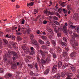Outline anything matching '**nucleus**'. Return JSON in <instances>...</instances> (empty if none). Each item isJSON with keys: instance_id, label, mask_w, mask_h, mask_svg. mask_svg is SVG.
<instances>
[{"instance_id": "1", "label": "nucleus", "mask_w": 79, "mask_h": 79, "mask_svg": "<svg viewBox=\"0 0 79 79\" xmlns=\"http://www.w3.org/2000/svg\"><path fill=\"white\" fill-rule=\"evenodd\" d=\"M11 54L13 55L14 57L16 58H18V56L17 53H16L15 52H10V53H8V54H6V55L7 56L10 57V56H11Z\"/></svg>"}, {"instance_id": "2", "label": "nucleus", "mask_w": 79, "mask_h": 79, "mask_svg": "<svg viewBox=\"0 0 79 79\" xmlns=\"http://www.w3.org/2000/svg\"><path fill=\"white\" fill-rule=\"evenodd\" d=\"M26 46V45L23 46L22 47V48L24 50V53L27 54V53H29V48H27Z\"/></svg>"}, {"instance_id": "3", "label": "nucleus", "mask_w": 79, "mask_h": 79, "mask_svg": "<svg viewBox=\"0 0 79 79\" xmlns=\"http://www.w3.org/2000/svg\"><path fill=\"white\" fill-rule=\"evenodd\" d=\"M48 31L49 32H50V33H48V36L49 38L51 39V38H52V34L53 33V31L50 28L48 30Z\"/></svg>"}, {"instance_id": "4", "label": "nucleus", "mask_w": 79, "mask_h": 79, "mask_svg": "<svg viewBox=\"0 0 79 79\" xmlns=\"http://www.w3.org/2000/svg\"><path fill=\"white\" fill-rule=\"evenodd\" d=\"M48 57H47L46 59V62H50V61H51V60L50 59V57L51 56V55L50 54L48 55Z\"/></svg>"}, {"instance_id": "5", "label": "nucleus", "mask_w": 79, "mask_h": 79, "mask_svg": "<svg viewBox=\"0 0 79 79\" xmlns=\"http://www.w3.org/2000/svg\"><path fill=\"white\" fill-rule=\"evenodd\" d=\"M40 53L41 54L42 57H44L45 56V54L44 52H43V51L42 50H40Z\"/></svg>"}, {"instance_id": "6", "label": "nucleus", "mask_w": 79, "mask_h": 79, "mask_svg": "<svg viewBox=\"0 0 79 79\" xmlns=\"http://www.w3.org/2000/svg\"><path fill=\"white\" fill-rule=\"evenodd\" d=\"M11 68L12 69H15L17 68V66H16V63L12 64V65L11 66Z\"/></svg>"}, {"instance_id": "7", "label": "nucleus", "mask_w": 79, "mask_h": 79, "mask_svg": "<svg viewBox=\"0 0 79 79\" xmlns=\"http://www.w3.org/2000/svg\"><path fill=\"white\" fill-rule=\"evenodd\" d=\"M70 23V24H72V25H70L69 24V27H70V28H75V27H76V26H73V23L71 22Z\"/></svg>"}, {"instance_id": "8", "label": "nucleus", "mask_w": 79, "mask_h": 79, "mask_svg": "<svg viewBox=\"0 0 79 79\" xmlns=\"http://www.w3.org/2000/svg\"><path fill=\"white\" fill-rule=\"evenodd\" d=\"M62 66V62L60 61L58 63V68H60Z\"/></svg>"}, {"instance_id": "9", "label": "nucleus", "mask_w": 79, "mask_h": 79, "mask_svg": "<svg viewBox=\"0 0 79 79\" xmlns=\"http://www.w3.org/2000/svg\"><path fill=\"white\" fill-rule=\"evenodd\" d=\"M66 75H67V77H69V78L71 77H73V74L70 73H66Z\"/></svg>"}, {"instance_id": "10", "label": "nucleus", "mask_w": 79, "mask_h": 79, "mask_svg": "<svg viewBox=\"0 0 79 79\" xmlns=\"http://www.w3.org/2000/svg\"><path fill=\"white\" fill-rule=\"evenodd\" d=\"M34 3L33 2H31V3H27V6L29 7L30 6H33Z\"/></svg>"}, {"instance_id": "11", "label": "nucleus", "mask_w": 79, "mask_h": 79, "mask_svg": "<svg viewBox=\"0 0 79 79\" xmlns=\"http://www.w3.org/2000/svg\"><path fill=\"white\" fill-rule=\"evenodd\" d=\"M64 61H69V56H65L64 57Z\"/></svg>"}, {"instance_id": "12", "label": "nucleus", "mask_w": 79, "mask_h": 79, "mask_svg": "<svg viewBox=\"0 0 79 79\" xmlns=\"http://www.w3.org/2000/svg\"><path fill=\"white\" fill-rule=\"evenodd\" d=\"M74 19V20H77V19L78 18V17H77V15L75 14L73 15Z\"/></svg>"}, {"instance_id": "13", "label": "nucleus", "mask_w": 79, "mask_h": 79, "mask_svg": "<svg viewBox=\"0 0 79 79\" xmlns=\"http://www.w3.org/2000/svg\"><path fill=\"white\" fill-rule=\"evenodd\" d=\"M62 55L64 57H65V56H68V53L66 52H63L62 53Z\"/></svg>"}, {"instance_id": "14", "label": "nucleus", "mask_w": 79, "mask_h": 79, "mask_svg": "<svg viewBox=\"0 0 79 79\" xmlns=\"http://www.w3.org/2000/svg\"><path fill=\"white\" fill-rule=\"evenodd\" d=\"M41 62L42 64H45V63H47L46 62V61L43 59H41Z\"/></svg>"}, {"instance_id": "15", "label": "nucleus", "mask_w": 79, "mask_h": 79, "mask_svg": "<svg viewBox=\"0 0 79 79\" xmlns=\"http://www.w3.org/2000/svg\"><path fill=\"white\" fill-rule=\"evenodd\" d=\"M39 43H40V44H41V45H44V44H45V43H44V42L42 41V40H39Z\"/></svg>"}, {"instance_id": "16", "label": "nucleus", "mask_w": 79, "mask_h": 79, "mask_svg": "<svg viewBox=\"0 0 79 79\" xmlns=\"http://www.w3.org/2000/svg\"><path fill=\"white\" fill-rule=\"evenodd\" d=\"M60 44L62 46H63V47H65V46H66L67 45V44L66 43L63 42H60Z\"/></svg>"}, {"instance_id": "17", "label": "nucleus", "mask_w": 79, "mask_h": 79, "mask_svg": "<svg viewBox=\"0 0 79 79\" xmlns=\"http://www.w3.org/2000/svg\"><path fill=\"white\" fill-rule=\"evenodd\" d=\"M56 79H59L60 77L61 76V75H60V74L59 73L56 75Z\"/></svg>"}, {"instance_id": "18", "label": "nucleus", "mask_w": 79, "mask_h": 79, "mask_svg": "<svg viewBox=\"0 0 79 79\" xmlns=\"http://www.w3.org/2000/svg\"><path fill=\"white\" fill-rule=\"evenodd\" d=\"M67 8V10H71V6L70 5H68Z\"/></svg>"}, {"instance_id": "19", "label": "nucleus", "mask_w": 79, "mask_h": 79, "mask_svg": "<svg viewBox=\"0 0 79 79\" xmlns=\"http://www.w3.org/2000/svg\"><path fill=\"white\" fill-rule=\"evenodd\" d=\"M32 44H33V45H35L37 44V41L35 40H34L32 41Z\"/></svg>"}, {"instance_id": "20", "label": "nucleus", "mask_w": 79, "mask_h": 79, "mask_svg": "<svg viewBox=\"0 0 79 79\" xmlns=\"http://www.w3.org/2000/svg\"><path fill=\"white\" fill-rule=\"evenodd\" d=\"M48 49L50 50V52H51V53H53V52L54 49L53 48H48Z\"/></svg>"}, {"instance_id": "21", "label": "nucleus", "mask_w": 79, "mask_h": 79, "mask_svg": "<svg viewBox=\"0 0 79 79\" xmlns=\"http://www.w3.org/2000/svg\"><path fill=\"white\" fill-rule=\"evenodd\" d=\"M41 48L43 49H47V46L45 45H42L41 46Z\"/></svg>"}, {"instance_id": "22", "label": "nucleus", "mask_w": 79, "mask_h": 79, "mask_svg": "<svg viewBox=\"0 0 79 79\" xmlns=\"http://www.w3.org/2000/svg\"><path fill=\"white\" fill-rule=\"evenodd\" d=\"M57 65H54L52 69H57Z\"/></svg>"}, {"instance_id": "23", "label": "nucleus", "mask_w": 79, "mask_h": 79, "mask_svg": "<svg viewBox=\"0 0 79 79\" xmlns=\"http://www.w3.org/2000/svg\"><path fill=\"white\" fill-rule=\"evenodd\" d=\"M48 15H53L55 14V13L54 12H50V11H48Z\"/></svg>"}, {"instance_id": "24", "label": "nucleus", "mask_w": 79, "mask_h": 79, "mask_svg": "<svg viewBox=\"0 0 79 79\" xmlns=\"http://www.w3.org/2000/svg\"><path fill=\"white\" fill-rule=\"evenodd\" d=\"M41 38L44 40H45L47 39V37L45 35L42 36H41Z\"/></svg>"}, {"instance_id": "25", "label": "nucleus", "mask_w": 79, "mask_h": 79, "mask_svg": "<svg viewBox=\"0 0 79 79\" xmlns=\"http://www.w3.org/2000/svg\"><path fill=\"white\" fill-rule=\"evenodd\" d=\"M8 76H9V77H11L12 76V75H11V74L10 73H8V74H6L5 75V77H8Z\"/></svg>"}, {"instance_id": "26", "label": "nucleus", "mask_w": 79, "mask_h": 79, "mask_svg": "<svg viewBox=\"0 0 79 79\" xmlns=\"http://www.w3.org/2000/svg\"><path fill=\"white\" fill-rule=\"evenodd\" d=\"M56 50L58 52H61V48L60 47H57L56 48Z\"/></svg>"}, {"instance_id": "27", "label": "nucleus", "mask_w": 79, "mask_h": 79, "mask_svg": "<svg viewBox=\"0 0 79 79\" xmlns=\"http://www.w3.org/2000/svg\"><path fill=\"white\" fill-rule=\"evenodd\" d=\"M70 56L71 57H74L75 56V52H73V53L70 54Z\"/></svg>"}, {"instance_id": "28", "label": "nucleus", "mask_w": 79, "mask_h": 79, "mask_svg": "<svg viewBox=\"0 0 79 79\" xmlns=\"http://www.w3.org/2000/svg\"><path fill=\"white\" fill-rule=\"evenodd\" d=\"M48 73H49V70L47 69V70H46L44 71V74H48Z\"/></svg>"}, {"instance_id": "29", "label": "nucleus", "mask_w": 79, "mask_h": 79, "mask_svg": "<svg viewBox=\"0 0 79 79\" xmlns=\"http://www.w3.org/2000/svg\"><path fill=\"white\" fill-rule=\"evenodd\" d=\"M30 37L31 40H32L34 39V35L32 34H30Z\"/></svg>"}, {"instance_id": "30", "label": "nucleus", "mask_w": 79, "mask_h": 79, "mask_svg": "<svg viewBox=\"0 0 79 79\" xmlns=\"http://www.w3.org/2000/svg\"><path fill=\"white\" fill-rule=\"evenodd\" d=\"M75 31L76 32H77V33H79V27H77L75 29Z\"/></svg>"}, {"instance_id": "31", "label": "nucleus", "mask_w": 79, "mask_h": 79, "mask_svg": "<svg viewBox=\"0 0 79 79\" xmlns=\"http://www.w3.org/2000/svg\"><path fill=\"white\" fill-rule=\"evenodd\" d=\"M34 53H35L34 51H31V52H30L29 55H34Z\"/></svg>"}, {"instance_id": "32", "label": "nucleus", "mask_w": 79, "mask_h": 79, "mask_svg": "<svg viewBox=\"0 0 79 79\" xmlns=\"http://www.w3.org/2000/svg\"><path fill=\"white\" fill-rule=\"evenodd\" d=\"M10 38H11L14 40H15V36L13 35H10Z\"/></svg>"}, {"instance_id": "33", "label": "nucleus", "mask_w": 79, "mask_h": 79, "mask_svg": "<svg viewBox=\"0 0 79 79\" xmlns=\"http://www.w3.org/2000/svg\"><path fill=\"white\" fill-rule=\"evenodd\" d=\"M28 66L29 68L31 69L33 68L34 67V66L31 64H28Z\"/></svg>"}, {"instance_id": "34", "label": "nucleus", "mask_w": 79, "mask_h": 79, "mask_svg": "<svg viewBox=\"0 0 79 79\" xmlns=\"http://www.w3.org/2000/svg\"><path fill=\"white\" fill-rule=\"evenodd\" d=\"M53 19L54 20H55V21H57V20H58V18L55 16H54L53 17Z\"/></svg>"}, {"instance_id": "35", "label": "nucleus", "mask_w": 79, "mask_h": 79, "mask_svg": "<svg viewBox=\"0 0 79 79\" xmlns=\"http://www.w3.org/2000/svg\"><path fill=\"white\" fill-rule=\"evenodd\" d=\"M70 68H71V69H76V68L73 65H71L70 66Z\"/></svg>"}, {"instance_id": "36", "label": "nucleus", "mask_w": 79, "mask_h": 79, "mask_svg": "<svg viewBox=\"0 0 79 79\" xmlns=\"http://www.w3.org/2000/svg\"><path fill=\"white\" fill-rule=\"evenodd\" d=\"M35 68L36 69H38V67L37 66V63H36L35 64Z\"/></svg>"}, {"instance_id": "37", "label": "nucleus", "mask_w": 79, "mask_h": 79, "mask_svg": "<svg viewBox=\"0 0 79 79\" xmlns=\"http://www.w3.org/2000/svg\"><path fill=\"white\" fill-rule=\"evenodd\" d=\"M53 58H56L57 57V56L56 54H53Z\"/></svg>"}, {"instance_id": "38", "label": "nucleus", "mask_w": 79, "mask_h": 79, "mask_svg": "<svg viewBox=\"0 0 79 79\" xmlns=\"http://www.w3.org/2000/svg\"><path fill=\"white\" fill-rule=\"evenodd\" d=\"M50 42L48 41H47L46 42L47 46H50Z\"/></svg>"}, {"instance_id": "39", "label": "nucleus", "mask_w": 79, "mask_h": 79, "mask_svg": "<svg viewBox=\"0 0 79 79\" xmlns=\"http://www.w3.org/2000/svg\"><path fill=\"white\" fill-rule=\"evenodd\" d=\"M52 44L54 46H55L56 45V43L54 41H52Z\"/></svg>"}, {"instance_id": "40", "label": "nucleus", "mask_w": 79, "mask_h": 79, "mask_svg": "<svg viewBox=\"0 0 79 79\" xmlns=\"http://www.w3.org/2000/svg\"><path fill=\"white\" fill-rule=\"evenodd\" d=\"M3 41L4 43H5L6 44H8V41L6 40H3Z\"/></svg>"}, {"instance_id": "41", "label": "nucleus", "mask_w": 79, "mask_h": 79, "mask_svg": "<svg viewBox=\"0 0 79 79\" xmlns=\"http://www.w3.org/2000/svg\"><path fill=\"white\" fill-rule=\"evenodd\" d=\"M34 12H35V13H38V12H39V10L37 9H35L34 10Z\"/></svg>"}, {"instance_id": "42", "label": "nucleus", "mask_w": 79, "mask_h": 79, "mask_svg": "<svg viewBox=\"0 0 79 79\" xmlns=\"http://www.w3.org/2000/svg\"><path fill=\"white\" fill-rule=\"evenodd\" d=\"M18 28V27H15L14 26L12 28V30H16V29Z\"/></svg>"}, {"instance_id": "43", "label": "nucleus", "mask_w": 79, "mask_h": 79, "mask_svg": "<svg viewBox=\"0 0 79 79\" xmlns=\"http://www.w3.org/2000/svg\"><path fill=\"white\" fill-rule=\"evenodd\" d=\"M17 40H22V38H21V37L20 36H18L17 37Z\"/></svg>"}, {"instance_id": "44", "label": "nucleus", "mask_w": 79, "mask_h": 79, "mask_svg": "<svg viewBox=\"0 0 79 79\" xmlns=\"http://www.w3.org/2000/svg\"><path fill=\"white\" fill-rule=\"evenodd\" d=\"M12 45L14 47H15V42H12Z\"/></svg>"}, {"instance_id": "45", "label": "nucleus", "mask_w": 79, "mask_h": 79, "mask_svg": "<svg viewBox=\"0 0 79 79\" xmlns=\"http://www.w3.org/2000/svg\"><path fill=\"white\" fill-rule=\"evenodd\" d=\"M57 70L56 69H52V73H56Z\"/></svg>"}, {"instance_id": "46", "label": "nucleus", "mask_w": 79, "mask_h": 79, "mask_svg": "<svg viewBox=\"0 0 79 79\" xmlns=\"http://www.w3.org/2000/svg\"><path fill=\"white\" fill-rule=\"evenodd\" d=\"M30 74L32 76H34V73H33V72L30 71Z\"/></svg>"}, {"instance_id": "47", "label": "nucleus", "mask_w": 79, "mask_h": 79, "mask_svg": "<svg viewBox=\"0 0 79 79\" xmlns=\"http://www.w3.org/2000/svg\"><path fill=\"white\" fill-rule=\"evenodd\" d=\"M48 11H47V10H44V12L45 14H46L47 15L48 14Z\"/></svg>"}, {"instance_id": "48", "label": "nucleus", "mask_w": 79, "mask_h": 79, "mask_svg": "<svg viewBox=\"0 0 79 79\" xmlns=\"http://www.w3.org/2000/svg\"><path fill=\"white\" fill-rule=\"evenodd\" d=\"M43 23L44 24H47V21L46 20H44V21H43Z\"/></svg>"}, {"instance_id": "49", "label": "nucleus", "mask_w": 79, "mask_h": 79, "mask_svg": "<svg viewBox=\"0 0 79 79\" xmlns=\"http://www.w3.org/2000/svg\"><path fill=\"white\" fill-rule=\"evenodd\" d=\"M57 36L58 37H61V34L58 33H57Z\"/></svg>"}, {"instance_id": "50", "label": "nucleus", "mask_w": 79, "mask_h": 79, "mask_svg": "<svg viewBox=\"0 0 79 79\" xmlns=\"http://www.w3.org/2000/svg\"><path fill=\"white\" fill-rule=\"evenodd\" d=\"M58 11L59 13H61L62 11V9L60 8H59L58 9Z\"/></svg>"}, {"instance_id": "51", "label": "nucleus", "mask_w": 79, "mask_h": 79, "mask_svg": "<svg viewBox=\"0 0 79 79\" xmlns=\"http://www.w3.org/2000/svg\"><path fill=\"white\" fill-rule=\"evenodd\" d=\"M55 15H56V16H58V17H59V18L60 17V15L59 14H58V13H56Z\"/></svg>"}, {"instance_id": "52", "label": "nucleus", "mask_w": 79, "mask_h": 79, "mask_svg": "<svg viewBox=\"0 0 79 79\" xmlns=\"http://www.w3.org/2000/svg\"><path fill=\"white\" fill-rule=\"evenodd\" d=\"M61 76L62 77H64L65 76V75L64 74V73H62L61 75Z\"/></svg>"}, {"instance_id": "53", "label": "nucleus", "mask_w": 79, "mask_h": 79, "mask_svg": "<svg viewBox=\"0 0 79 79\" xmlns=\"http://www.w3.org/2000/svg\"><path fill=\"white\" fill-rule=\"evenodd\" d=\"M35 46L37 48L39 47V44H38L37 43L36 44H35Z\"/></svg>"}, {"instance_id": "54", "label": "nucleus", "mask_w": 79, "mask_h": 79, "mask_svg": "<svg viewBox=\"0 0 79 79\" xmlns=\"http://www.w3.org/2000/svg\"><path fill=\"white\" fill-rule=\"evenodd\" d=\"M54 31L55 32H56V33H58V32L59 31L56 29H54Z\"/></svg>"}, {"instance_id": "55", "label": "nucleus", "mask_w": 79, "mask_h": 79, "mask_svg": "<svg viewBox=\"0 0 79 79\" xmlns=\"http://www.w3.org/2000/svg\"><path fill=\"white\" fill-rule=\"evenodd\" d=\"M65 48L67 52H68V51L69 50V48L67 47H65Z\"/></svg>"}, {"instance_id": "56", "label": "nucleus", "mask_w": 79, "mask_h": 79, "mask_svg": "<svg viewBox=\"0 0 79 79\" xmlns=\"http://www.w3.org/2000/svg\"><path fill=\"white\" fill-rule=\"evenodd\" d=\"M25 60L26 63H28V62H29V60L27 59H25Z\"/></svg>"}, {"instance_id": "57", "label": "nucleus", "mask_w": 79, "mask_h": 79, "mask_svg": "<svg viewBox=\"0 0 79 79\" xmlns=\"http://www.w3.org/2000/svg\"><path fill=\"white\" fill-rule=\"evenodd\" d=\"M37 61H38V62H39V61H40V58H39V57H37Z\"/></svg>"}, {"instance_id": "58", "label": "nucleus", "mask_w": 79, "mask_h": 79, "mask_svg": "<svg viewBox=\"0 0 79 79\" xmlns=\"http://www.w3.org/2000/svg\"><path fill=\"white\" fill-rule=\"evenodd\" d=\"M54 23H55V24H56V25H59V23L57 22V21H55L54 22Z\"/></svg>"}, {"instance_id": "59", "label": "nucleus", "mask_w": 79, "mask_h": 79, "mask_svg": "<svg viewBox=\"0 0 79 79\" xmlns=\"http://www.w3.org/2000/svg\"><path fill=\"white\" fill-rule=\"evenodd\" d=\"M4 72V71L2 69H0V73H3Z\"/></svg>"}, {"instance_id": "60", "label": "nucleus", "mask_w": 79, "mask_h": 79, "mask_svg": "<svg viewBox=\"0 0 79 79\" xmlns=\"http://www.w3.org/2000/svg\"><path fill=\"white\" fill-rule=\"evenodd\" d=\"M64 2H63V3H62L61 5V6H62V7H64V6H65L64 5H63V4H64Z\"/></svg>"}, {"instance_id": "61", "label": "nucleus", "mask_w": 79, "mask_h": 79, "mask_svg": "<svg viewBox=\"0 0 79 79\" xmlns=\"http://www.w3.org/2000/svg\"><path fill=\"white\" fill-rule=\"evenodd\" d=\"M27 58H28V59H30L31 58V57L29 56H26Z\"/></svg>"}, {"instance_id": "62", "label": "nucleus", "mask_w": 79, "mask_h": 79, "mask_svg": "<svg viewBox=\"0 0 79 79\" xmlns=\"http://www.w3.org/2000/svg\"><path fill=\"white\" fill-rule=\"evenodd\" d=\"M33 76H39V74L37 73H35V74L34 73V75Z\"/></svg>"}, {"instance_id": "63", "label": "nucleus", "mask_w": 79, "mask_h": 79, "mask_svg": "<svg viewBox=\"0 0 79 79\" xmlns=\"http://www.w3.org/2000/svg\"><path fill=\"white\" fill-rule=\"evenodd\" d=\"M30 49L31 51H34V48L32 47H31Z\"/></svg>"}, {"instance_id": "64", "label": "nucleus", "mask_w": 79, "mask_h": 79, "mask_svg": "<svg viewBox=\"0 0 79 79\" xmlns=\"http://www.w3.org/2000/svg\"><path fill=\"white\" fill-rule=\"evenodd\" d=\"M31 79H37V78L36 77H33L31 78Z\"/></svg>"}]
</instances>
